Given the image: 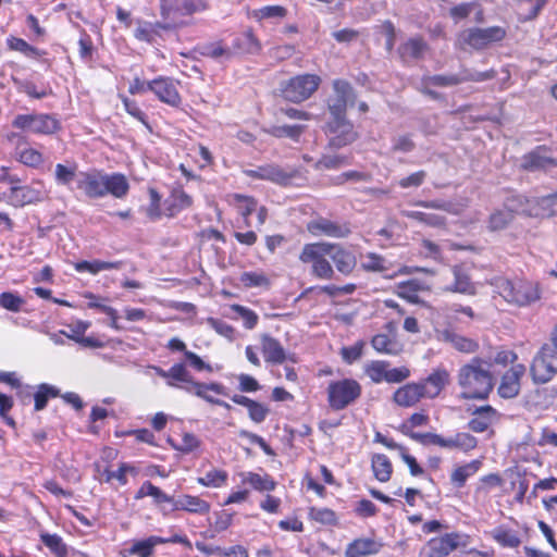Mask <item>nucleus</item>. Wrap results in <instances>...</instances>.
<instances>
[{
    "label": "nucleus",
    "instance_id": "nucleus-1",
    "mask_svg": "<svg viewBox=\"0 0 557 557\" xmlns=\"http://www.w3.org/2000/svg\"><path fill=\"white\" fill-rule=\"evenodd\" d=\"M76 188L90 199L103 198L107 195L121 199L127 195L129 184L124 174H107L92 169L78 173Z\"/></svg>",
    "mask_w": 557,
    "mask_h": 557
},
{
    "label": "nucleus",
    "instance_id": "nucleus-2",
    "mask_svg": "<svg viewBox=\"0 0 557 557\" xmlns=\"http://www.w3.org/2000/svg\"><path fill=\"white\" fill-rule=\"evenodd\" d=\"M491 366L485 359L473 358L459 369L457 380L462 398L484 399L488 396L494 386Z\"/></svg>",
    "mask_w": 557,
    "mask_h": 557
},
{
    "label": "nucleus",
    "instance_id": "nucleus-3",
    "mask_svg": "<svg viewBox=\"0 0 557 557\" xmlns=\"http://www.w3.org/2000/svg\"><path fill=\"white\" fill-rule=\"evenodd\" d=\"M495 292L509 305L530 307L542 298V288L537 282L527 278L495 277L491 282Z\"/></svg>",
    "mask_w": 557,
    "mask_h": 557
},
{
    "label": "nucleus",
    "instance_id": "nucleus-4",
    "mask_svg": "<svg viewBox=\"0 0 557 557\" xmlns=\"http://www.w3.org/2000/svg\"><path fill=\"white\" fill-rule=\"evenodd\" d=\"M330 243L306 244L299 255V260L310 264V273L320 280H332L335 271L327 260L330 257Z\"/></svg>",
    "mask_w": 557,
    "mask_h": 557
},
{
    "label": "nucleus",
    "instance_id": "nucleus-5",
    "mask_svg": "<svg viewBox=\"0 0 557 557\" xmlns=\"http://www.w3.org/2000/svg\"><path fill=\"white\" fill-rule=\"evenodd\" d=\"M12 126L26 133L51 135L60 128L55 116L47 113L17 114Z\"/></svg>",
    "mask_w": 557,
    "mask_h": 557
},
{
    "label": "nucleus",
    "instance_id": "nucleus-6",
    "mask_svg": "<svg viewBox=\"0 0 557 557\" xmlns=\"http://www.w3.org/2000/svg\"><path fill=\"white\" fill-rule=\"evenodd\" d=\"M361 394L360 384L352 379L334 381L329 384L327 398L331 408L342 410L354 403Z\"/></svg>",
    "mask_w": 557,
    "mask_h": 557
},
{
    "label": "nucleus",
    "instance_id": "nucleus-7",
    "mask_svg": "<svg viewBox=\"0 0 557 557\" xmlns=\"http://www.w3.org/2000/svg\"><path fill=\"white\" fill-rule=\"evenodd\" d=\"M321 79L314 74H304L290 78L282 88L283 97L292 102H301L318 89Z\"/></svg>",
    "mask_w": 557,
    "mask_h": 557
},
{
    "label": "nucleus",
    "instance_id": "nucleus-8",
    "mask_svg": "<svg viewBox=\"0 0 557 557\" xmlns=\"http://www.w3.org/2000/svg\"><path fill=\"white\" fill-rule=\"evenodd\" d=\"M506 29L500 26H491L486 28L473 27L463 30L459 35V40L473 49L480 50L492 44L502 41L506 37Z\"/></svg>",
    "mask_w": 557,
    "mask_h": 557
},
{
    "label": "nucleus",
    "instance_id": "nucleus-9",
    "mask_svg": "<svg viewBox=\"0 0 557 557\" xmlns=\"http://www.w3.org/2000/svg\"><path fill=\"white\" fill-rule=\"evenodd\" d=\"M557 373V355L547 345L543 346L531 364V375L536 384L549 382Z\"/></svg>",
    "mask_w": 557,
    "mask_h": 557
},
{
    "label": "nucleus",
    "instance_id": "nucleus-10",
    "mask_svg": "<svg viewBox=\"0 0 557 557\" xmlns=\"http://www.w3.org/2000/svg\"><path fill=\"white\" fill-rule=\"evenodd\" d=\"M207 8L206 0H162V15L171 21L169 26L180 24V17L202 11Z\"/></svg>",
    "mask_w": 557,
    "mask_h": 557
},
{
    "label": "nucleus",
    "instance_id": "nucleus-11",
    "mask_svg": "<svg viewBox=\"0 0 557 557\" xmlns=\"http://www.w3.org/2000/svg\"><path fill=\"white\" fill-rule=\"evenodd\" d=\"M46 198V191L40 181L34 182L32 185L16 184L10 187L7 195L8 202L14 207H24L26 205L42 201Z\"/></svg>",
    "mask_w": 557,
    "mask_h": 557
},
{
    "label": "nucleus",
    "instance_id": "nucleus-12",
    "mask_svg": "<svg viewBox=\"0 0 557 557\" xmlns=\"http://www.w3.org/2000/svg\"><path fill=\"white\" fill-rule=\"evenodd\" d=\"M459 533H446L431 539L420 550L419 557H446L461 545Z\"/></svg>",
    "mask_w": 557,
    "mask_h": 557
},
{
    "label": "nucleus",
    "instance_id": "nucleus-13",
    "mask_svg": "<svg viewBox=\"0 0 557 557\" xmlns=\"http://www.w3.org/2000/svg\"><path fill=\"white\" fill-rule=\"evenodd\" d=\"M334 95L329 99V110L332 117L345 116L348 106H352L356 95L349 83L336 79L333 83Z\"/></svg>",
    "mask_w": 557,
    "mask_h": 557
},
{
    "label": "nucleus",
    "instance_id": "nucleus-14",
    "mask_svg": "<svg viewBox=\"0 0 557 557\" xmlns=\"http://www.w3.org/2000/svg\"><path fill=\"white\" fill-rule=\"evenodd\" d=\"M189 381L190 382H186V384L182 386V389L189 394H194L210 404L218 405L226 409L231 408V406L223 400L214 398L211 395L206 396V392H213L218 395H226V388L222 384L216 382L201 383L196 381L191 374L189 375Z\"/></svg>",
    "mask_w": 557,
    "mask_h": 557
},
{
    "label": "nucleus",
    "instance_id": "nucleus-15",
    "mask_svg": "<svg viewBox=\"0 0 557 557\" xmlns=\"http://www.w3.org/2000/svg\"><path fill=\"white\" fill-rule=\"evenodd\" d=\"M329 132L331 134L330 144L336 148L348 145L356 139L352 125L345 116L333 117L329 123Z\"/></svg>",
    "mask_w": 557,
    "mask_h": 557
},
{
    "label": "nucleus",
    "instance_id": "nucleus-16",
    "mask_svg": "<svg viewBox=\"0 0 557 557\" xmlns=\"http://www.w3.org/2000/svg\"><path fill=\"white\" fill-rule=\"evenodd\" d=\"M525 373L523 364L512 366L502 377L498 394L503 398H513L519 394L520 380Z\"/></svg>",
    "mask_w": 557,
    "mask_h": 557
},
{
    "label": "nucleus",
    "instance_id": "nucleus-17",
    "mask_svg": "<svg viewBox=\"0 0 557 557\" xmlns=\"http://www.w3.org/2000/svg\"><path fill=\"white\" fill-rule=\"evenodd\" d=\"M149 90L153 91L156 96L170 106L176 107L181 102V97L175 86V83L170 78L160 77L151 82H147Z\"/></svg>",
    "mask_w": 557,
    "mask_h": 557
},
{
    "label": "nucleus",
    "instance_id": "nucleus-18",
    "mask_svg": "<svg viewBox=\"0 0 557 557\" xmlns=\"http://www.w3.org/2000/svg\"><path fill=\"white\" fill-rule=\"evenodd\" d=\"M249 176L260 180H268L280 185H288L295 177L294 171H286L274 164L259 166L247 172Z\"/></svg>",
    "mask_w": 557,
    "mask_h": 557
},
{
    "label": "nucleus",
    "instance_id": "nucleus-19",
    "mask_svg": "<svg viewBox=\"0 0 557 557\" xmlns=\"http://www.w3.org/2000/svg\"><path fill=\"white\" fill-rule=\"evenodd\" d=\"M149 370H152L159 376L166 380V384L170 387L182 388L186 382L189 381L190 372L187 370V367L184 362L174 363L169 370H163L157 366H149Z\"/></svg>",
    "mask_w": 557,
    "mask_h": 557
},
{
    "label": "nucleus",
    "instance_id": "nucleus-20",
    "mask_svg": "<svg viewBox=\"0 0 557 557\" xmlns=\"http://www.w3.org/2000/svg\"><path fill=\"white\" fill-rule=\"evenodd\" d=\"M330 258L334 262L336 270L344 275H349L356 267L355 255L339 244L330 243Z\"/></svg>",
    "mask_w": 557,
    "mask_h": 557
},
{
    "label": "nucleus",
    "instance_id": "nucleus-21",
    "mask_svg": "<svg viewBox=\"0 0 557 557\" xmlns=\"http://www.w3.org/2000/svg\"><path fill=\"white\" fill-rule=\"evenodd\" d=\"M308 231L313 236L325 235L335 238H342L349 234V228L345 225H339L327 219H318L308 223Z\"/></svg>",
    "mask_w": 557,
    "mask_h": 557
},
{
    "label": "nucleus",
    "instance_id": "nucleus-22",
    "mask_svg": "<svg viewBox=\"0 0 557 557\" xmlns=\"http://www.w3.org/2000/svg\"><path fill=\"white\" fill-rule=\"evenodd\" d=\"M424 397V389L421 384L408 383L396 389L393 399L400 407H412Z\"/></svg>",
    "mask_w": 557,
    "mask_h": 557
},
{
    "label": "nucleus",
    "instance_id": "nucleus-23",
    "mask_svg": "<svg viewBox=\"0 0 557 557\" xmlns=\"http://www.w3.org/2000/svg\"><path fill=\"white\" fill-rule=\"evenodd\" d=\"M520 165L528 171H537L557 165V161L547 156L546 148L537 147L522 157Z\"/></svg>",
    "mask_w": 557,
    "mask_h": 557
},
{
    "label": "nucleus",
    "instance_id": "nucleus-24",
    "mask_svg": "<svg viewBox=\"0 0 557 557\" xmlns=\"http://www.w3.org/2000/svg\"><path fill=\"white\" fill-rule=\"evenodd\" d=\"M260 348L267 362L281 364L286 361L287 354L276 338L263 334L260 337Z\"/></svg>",
    "mask_w": 557,
    "mask_h": 557
},
{
    "label": "nucleus",
    "instance_id": "nucleus-25",
    "mask_svg": "<svg viewBox=\"0 0 557 557\" xmlns=\"http://www.w3.org/2000/svg\"><path fill=\"white\" fill-rule=\"evenodd\" d=\"M557 213V195L530 198L528 216L548 218Z\"/></svg>",
    "mask_w": 557,
    "mask_h": 557
},
{
    "label": "nucleus",
    "instance_id": "nucleus-26",
    "mask_svg": "<svg viewBox=\"0 0 557 557\" xmlns=\"http://www.w3.org/2000/svg\"><path fill=\"white\" fill-rule=\"evenodd\" d=\"M210 508V504L199 496L182 494L175 497L173 511L184 510L189 513L207 515Z\"/></svg>",
    "mask_w": 557,
    "mask_h": 557
},
{
    "label": "nucleus",
    "instance_id": "nucleus-27",
    "mask_svg": "<svg viewBox=\"0 0 557 557\" xmlns=\"http://www.w3.org/2000/svg\"><path fill=\"white\" fill-rule=\"evenodd\" d=\"M382 544L369 537L356 539L345 549V557H364L380 552Z\"/></svg>",
    "mask_w": 557,
    "mask_h": 557
},
{
    "label": "nucleus",
    "instance_id": "nucleus-28",
    "mask_svg": "<svg viewBox=\"0 0 557 557\" xmlns=\"http://www.w3.org/2000/svg\"><path fill=\"white\" fill-rule=\"evenodd\" d=\"M437 338L444 343L450 344L455 349L461 352L471 354L478 349V344L473 339L463 337L450 330L437 332Z\"/></svg>",
    "mask_w": 557,
    "mask_h": 557
},
{
    "label": "nucleus",
    "instance_id": "nucleus-29",
    "mask_svg": "<svg viewBox=\"0 0 557 557\" xmlns=\"http://www.w3.org/2000/svg\"><path fill=\"white\" fill-rule=\"evenodd\" d=\"M495 419L496 410L491 406H482L474 410L473 418L469 421V429L476 433L484 432Z\"/></svg>",
    "mask_w": 557,
    "mask_h": 557
},
{
    "label": "nucleus",
    "instance_id": "nucleus-30",
    "mask_svg": "<svg viewBox=\"0 0 557 557\" xmlns=\"http://www.w3.org/2000/svg\"><path fill=\"white\" fill-rule=\"evenodd\" d=\"M242 484H248L258 492H271L275 490L276 482L269 474H260L257 472H240Z\"/></svg>",
    "mask_w": 557,
    "mask_h": 557
},
{
    "label": "nucleus",
    "instance_id": "nucleus-31",
    "mask_svg": "<svg viewBox=\"0 0 557 557\" xmlns=\"http://www.w3.org/2000/svg\"><path fill=\"white\" fill-rule=\"evenodd\" d=\"M449 374L446 370H437L430 374L423 383L424 395L428 398L436 397L448 383Z\"/></svg>",
    "mask_w": 557,
    "mask_h": 557
},
{
    "label": "nucleus",
    "instance_id": "nucleus-32",
    "mask_svg": "<svg viewBox=\"0 0 557 557\" xmlns=\"http://www.w3.org/2000/svg\"><path fill=\"white\" fill-rule=\"evenodd\" d=\"M454 284L445 288L447 292L465 295H475V285L471 282L469 275L459 267H454Z\"/></svg>",
    "mask_w": 557,
    "mask_h": 557
},
{
    "label": "nucleus",
    "instance_id": "nucleus-33",
    "mask_svg": "<svg viewBox=\"0 0 557 557\" xmlns=\"http://www.w3.org/2000/svg\"><path fill=\"white\" fill-rule=\"evenodd\" d=\"M165 541L166 540H164V537L156 535L135 541L128 548V554L137 557H151L156 546L159 544H165Z\"/></svg>",
    "mask_w": 557,
    "mask_h": 557
},
{
    "label": "nucleus",
    "instance_id": "nucleus-34",
    "mask_svg": "<svg viewBox=\"0 0 557 557\" xmlns=\"http://www.w3.org/2000/svg\"><path fill=\"white\" fill-rule=\"evenodd\" d=\"M78 166L75 162L58 163L54 168V180L58 185L70 187L73 182L77 184Z\"/></svg>",
    "mask_w": 557,
    "mask_h": 557
},
{
    "label": "nucleus",
    "instance_id": "nucleus-35",
    "mask_svg": "<svg viewBox=\"0 0 557 557\" xmlns=\"http://www.w3.org/2000/svg\"><path fill=\"white\" fill-rule=\"evenodd\" d=\"M481 466L482 462L480 460H472L466 465L455 468L450 475L451 483L457 487H462L468 478L474 475Z\"/></svg>",
    "mask_w": 557,
    "mask_h": 557
},
{
    "label": "nucleus",
    "instance_id": "nucleus-36",
    "mask_svg": "<svg viewBox=\"0 0 557 557\" xmlns=\"http://www.w3.org/2000/svg\"><path fill=\"white\" fill-rule=\"evenodd\" d=\"M122 267L121 261H101V260H92V261H79L74 264V268L77 272H89L90 274H98L101 271L108 270H119Z\"/></svg>",
    "mask_w": 557,
    "mask_h": 557
},
{
    "label": "nucleus",
    "instance_id": "nucleus-37",
    "mask_svg": "<svg viewBox=\"0 0 557 557\" xmlns=\"http://www.w3.org/2000/svg\"><path fill=\"white\" fill-rule=\"evenodd\" d=\"M371 466L376 480L387 482L391 479L393 468L387 456L383 454L373 455Z\"/></svg>",
    "mask_w": 557,
    "mask_h": 557
},
{
    "label": "nucleus",
    "instance_id": "nucleus-38",
    "mask_svg": "<svg viewBox=\"0 0 557 557\" xmlns=\"http://www.w3.org/2000/svg\"><path fill=\"white\" fill-rule=\"evenodd\" d=\"M372 347L381 354L398 355L403 347L394 338L386 334H377L372 338Z\"/></svg>",
    "mask_w": 557,
    "mask_h": 557
},
{
    "label": "nucleus",
    "instance_id": "nucleus-39",
    "mask_svg": "<svg viewBox=\"0 0 557 557\" xmlns=\"http://www.w3.org/2000/svg\"><path fill=\"white\" fill-rule=\"evenodd\" d=\"M231 202L244 218L245 225L250 226L248 216L257 210V201L251 197L235 194L232 196Z\"/></svg>",
    "mask_w": 557,
    "mask_h": 557
},
{
    "label": "nucleus",
    "instance_id": "nucleus-40",
    "mask_svg": "<svg viewBox=\"0 0 557 557\" xmlns=\"http://www.w3.org/2000/svg\"><path fill=\"white\" fill-rule=\"evenodd\" d=\"M426 49V44L422 38H410L408 41L403 44L399 49L400 58L406 61L408 59L420 58Z\"/></svg>",
    "mask_w": 557,
    "mask_h": 557
},
{
    "label": "nucleus",
    "instance_id": "nucleus-41",
    "mask_svg": "<svg viewBox=\"0 0 557 557\" xmlns=\"http://www.w3.org/2000/svg\"><path fill=\"white\" fill-rule=\"evenodd\" d=\"M424 289V285L419 280H409L407 282L400 283L397 286V295L409 302L418 304L419 302V292Z\"/></svg>",
    "mask_w": 557,
    "mask_h": 557
},
{
    "label": "nucleus",
    "instance_id": "nucleus-42",
    "mask_svg": "<svg viewBox=\"0 0 557 557\" xmlns=\"http://www.w3.org/2000/svg\"><path fill=\"white\" fill-rule=\"evenodd\" d=\"M513 214L505 207L495 209L488 216L487 227L490 231H499L509 225L513 220Z\"/></svg>",
    "mask_w": 557,
    "mask_h": 557
},
{
    "label": "nucleus",
    "instance_id": "nucleus-43",
    "mask_svg": "<svg viewBox=\"0 0 557 557\" xmlns=\"http://www.w3.org/2000/svg\"><path fill=\"white\" fill-rule=\"evenodd\" d=\"M198 51L203 57H209L216 60H228L232 57L231 49L224 47L220 41L203 44L198 47Z\"/></svg>",
    "mask_w": 557,
    "mask_h": 557
},
{
    "label": "nucleus",
    "instance_id": "nucleus-44",
    "mask_svg": "<svg viewBox=\"0 0 557 557\" xmlns=\"http://www.w3.org/2000/svg\"><path fill=\"white\" fill-rule=\"evenodd\" d=\"M287 14V10L282 5H267L257 10H253L251 15L257 21L271 20L281 21Z\"/></svg>",
    "mask_w": 557,
    "mask_h": 557
},
{
    "label": "nucleus",
    "instance_id": "nucleus-45",
    "mask_svg": "<svg viewBox=\"0 0 557 557\" xmlns=\"http://www.w3.org/2000/svg\"><path fill=\"white\" fill-rule=\"evenodd\" d=\"M449 449H459L465 453L470 451L476 447L478 441L469 433H457L448 437Z\"/></svg>",
    "mask_w": 557,
    "mask_h": 557
},
{
    "label": "nucleus",
    "instance_id": "nucleus-46",
    "mask_svg": "<svg viewBox=\"0 0 557 557\" xmlns=\"http://www.w3.org/2000/svg\"><path fill=\"white\" fill-rule=\"evenodd\" d=\"M42 543L57 556L66 557L69 549L62 537L57 534L41 533Z\"/></svg>",
    "mask_w": 557,
    "mask_h": 557
},
{
    "label": "nucleus",
    "instance_id": "nucleus-47",
    "mask_svg": "<svg viewBox=\"0 0 557 557\" xmlns=\"http://www.w3.org/2000/svg\"><path fill=\"white\" fill-rule=\"evenodd\" d=\"M492 537L504 547H517L520 545V539L516 532L498 527L492 531Z\"/></svg>",
    "mask_w": 557,
    "mask_h": 557
},
{
    "label": "nucleus",
    "instance_id": "nucleus-48",
    "mask_svg": "<svg viewBox=\"0 0 557 557\" xmlns=\"http://www.w3.org/2000/svg\"><path fill=\"white\" fill-rule=\"evenodd\" d=\"M388 362L385 361H371L364 368L366 374L374 382H387Z\"/></svg>",
    "mask_w": 557,
    "mask_h": 557
},
{
    "label": "nucleus",
    "instance_id": "nucleus-49",
    "mask_svg": "<svg viewBox=\"0 0 557 557\" xmlns=\"http://www.w3.org/2000/svg\"><path fill=\"white\" fill-rule=\"evenodd\" d=\"M234 47L245 53H256L260 50V44L251 32H245L234 41Z\"/></svg>",
    "mask_w": 557,
    "mask_h": 557
},
{
    "label": "nucleus",
    "instance_id": "nucleus-50",
    "mask_svg": "<svg viewBox=\"0 0 557 557\" xmlns=\"http://www.w3.org/2000/svg\"><path fill=\"white\" fill-rule=\"evenodd\" d=\"M361 265L364 270L373 272H384L389 269V262L373 252H369L362 257Z\"/></svg>",
    "mask_w": 557,
    "mask_h": 557
},
{
    "label": "nucleus",
    "instance_id": "nucleus-51",
    "mask_svg": "<svg viewBox=\"0 0 557 557\" xmlns=\"http://www.w3.org/2000/svg\"><path fill=\"white\" fill-rule=\"evenodd\" d=\"M227 480V472L220 469H212L203 476L198 479V483L203 486L220 487L225 484Z\"/></svg>",
    "mask_w": 557,
    "mask_h": 557
},
{
    "label": "nucleus",
    "instance_id": "nucleus-52",
    "mask_svg": "<svg viewBox=\"0 0 557 557\" xmlns=\"http://www.w3.org/2000/svg\"><path fill=\"white\" fill-rule=\"evenodd\" d=\"M304 131V126L300 125H282L273 126L268 133L277 138H292L297 140Z\"/></svg>",
    "mask_w": 557,
    "mask_h": 557
},
{
    "label": "nucleus",
    "instance_id": "nucleus-53",
    "mask_svg": "<svg viewBox=\"0 0 557 557\" xmlns=\"http://www.w3.org/2000/svg\"><path fill=\"white\" fill-rule=\"evenodd\" d=\"M530 198L524 196H512L506 200L504 207L508 209L513 215L525 214L528 215Z\"/></svg>",
    "mask_w": 557,
    "mask_h": 557
},
{
    "label": "nucleus",
    "instance_id": "nucleus-54",
    "mask_svg": "<svg viewBox=\"0 0 557 557\" xmlns=\"http://www.w3.org/2000/svg\"><path fill=\"white\" fill-rule=\"evenodd\" d=\"M240 282L245 287H262L269 285V278L262 272H244Z\"/></svg>",
    "mask_w": 557,
    "mask_h": 557
},
{
    "label": "nucleus",
    "instance_id": "nucleus-55",
    "mask_svg": "<svg viewBox=\"0 0 557 557\" xmlns=\"http://www.w3.org/2000/svg\"><path fill=\"white\" fill-rule=\"evenodd\" d=\"M17 159L21 163L32 168H36L44 162L42 154L33 148L21 150L17 154Z\"/></svg>",
    "mask_w": 557,
    "mask_h": 557
},
{
    "label": "nucleus",
    "instance_id": "nucleus-56",
    "mask_svg": "<svg viewBox=\"0 0 557 557\" xmlns=\"http://www.w3.org/2000/svg\"><path fill=\"white\" fill-rule=\"evenodd\" d=\"M309 516L312 520L322 523V524H335L336 523V515L333 510L329 508H310Z\"/></svg>",
    "mask_w": 557,
    "mask_h": 557
},
{
    "label": "nucleus",
    "instance_id": "nucleus-57",
    "mask_svg": "<svg viewBox=\"0 0 557 557\" xmlns=\"http://www.w3.org/2000/svg\"><path fill=\"white\" fill-rule=\"evenodd\" d=\"M58 395V389L53 386L42 384L39 386V389L35 394V409L37 411L42 410L49 397H55Z\"/></svg>",
    "mask_w": 557,
    "mask_h": 557
},
{
    "label": "nucleus",
    "instance_id": "nucleus-58",
    "mask_svg": "<svg viewBox=\"0 0 557 557\" xmlns=\"http://www.w3.org/2000/svg\"><path fill=\"white\" fill-rule=\"evenodd\" d=\"M24 304V299L13 293L5 292L0 295V306L9 311L18 312Z\"/></svg>",
    "mask_w": 557,
    "mask_h": 557
},
{
    "label": "nucleus",
    "instance_id": "nucleus-59",
    "mask_svg": "<svg viewBox=\"0 0 557 557\" xmlns=\"http://www.w3.org/2000/svg\"><path fill=\"white\" fill-rule=\"evenodd\" d=\"M231 309L242 318L246 329L251 330L256 326L258 322L256 312L240 305H232Z\"/></svg>",
    "mask_w": 557,
    "mask_h": 557
},
{
    "label": "nucleus",
    "instance_id": "nucleus-60",
    "mask_svg": "<svg viewBox=\"0 0 557 557\" xmlns=\"http://www.w3.org/2000/svg\"><path fill=\"white\" fill-rule=\"evenodd\" d=\"M174 502V496L168 495L161 490L153 504L160 509L163 516H168L173 512Z\"/></svg>",
    "mask_w": 557,
    "mask_h": 557
},
{
    "label": "nucleus",
    "instance_id": "nucleus-61",
    "mask_svg": "<svg viewBox=\"0 0 557 557\" xmlns=\"http://www.w3.org/2000/svg\"><path fill=\"white\" fill-rule=\"evenodd\" d=\"M172 207L176 210H183L189 208L193 205L191 197L186 194L183 189L173 190L172 195Z\"/></svg>",
    "mask_w": 557,
    "mask_h": 557
},
{
    "label": "nucleus",
    "instance_id": "nucleus-62",
    "mask_svg": "<svg viewBox=\"0 0 557 557\" xmlns=\"http://www.w3.org/2000/svg\"><path fill=\"white\" fill-rule=\"evenodd\" d=\"M127 472H134V468L128 465H121L120 468L116 471H110L106 470L103 475L104 480L107 482H110L111 480H117L122 485H125L127 483L126 480V473Z\"/></svg>",
    "mask_w": 557,
    "mask_h": 557
},
{
    "label": "nucleus",
    "instance_id": "nucleus-63",
    "mask_svg": "<svg viewBox=\"0 0 557 557\" xmlns=\"http://www.w3.org/2000/svg\"><path fill=\"white\" fill-rule=\"evenodd\" d=\"M9 47L12 50L20 51L28 57L37 55L36 48L28 45L24 39L12 37L8 39Z\"/></svg>",
    "mask_w": 557,
    "mask_h": 557
},
{
    "label": "nucleus",
    "instance_id": "nucleus-64",
    "mask_svg": "<svg viewBox=\"0 0 557 557\" xmlns=\"http://www.w3.org/2000/svg\"><path fill=\"white\" fill-rule=\"evenodd\" d=\"M474 5H475L474 2H465V3L457 4L449 10V15L455 21H460V20L467 18L470 15V13L472 12Z\"/></svg>",
    "mask_w": 557,
    "mask_h": 557
}]
</instances>
